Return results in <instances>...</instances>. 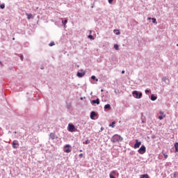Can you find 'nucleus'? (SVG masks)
<instances>
[{
	"instance_id": "nucleus-1",
	"label": "nucleus",
	"mask_w": 178,
	"mask_h": 178,
	"mask_svg": "<svg viewBox=\"0 0 178 178\" xmlns=\"http://www.w3.org/2000/svg\"><path fill=\"white\" fill-rule=\"evenodd\" d=\"M111 141L113 143H118V141H123V138L120 135L115 134L111 138Z\"/></svg>"
},
{
	"instance_id": "nucleus-2",
	"label": "nucleus",
	"mask_w": 178,
	"mask_h": 178,
	"mask_svg": "<svg viewBox=\"0 0 178 178\" xmlns=\"http://www.w3.org/2000/svg\"><path fill=\"white\" fill-rule=\"evenodd\" d=\"M132 95H136L135 98L140 99V98L143 97V93L141 92H138L137 90H134L132 92Z\"/></svg>"
},
{
	"instance_id": "nucleus-3",
	"label": "nucleus",
	"mask_w": 178,
	"mask_h": 178,
	"mask_svg": "<svg viewBox=\"0 0 178 178\" xmlns=\"http://www.w3.org/2000/svg\"><path fill=\"white\" fill-rule=\"evenodd\" d=\"M68 131L70 133H73V131H76V127L73 124H68V127H67Z\"/></svg>"
},
{
	"instance_id": "nucleus-4",
	"label": "nucleus",
	"mask_w": 178,
	"mask_h": 178,
	"mask_svg": "<svg viewBox=\"0 0 178 178\" xmlns=\"http://www.w3.org/2000/svg\"><path fill=\"white\" fill-rule=\"evenodd\" d=\"M146 151H147V148L144 145H142L138 150V154H140L141 155H143V154H145Z\"/></svg>"
},
{
	"instance_id": "nucleus-5",
	"label": "nucleus",
	"mask_w": 178,
	"mask_h": 178,
	"mask_svg": "<svg viewBox=\"0 0 178 178\" xmlns=\"http://www.w3.org/2000/svg\"><path fill=\"white\" fill-rule=\"evenodd\" d=\"M70 145H65L64 146L63 151L64 152H66V154H69L70 152H72V149H70Z\"/></svg>"
},
{
	"instance_id": "nucleus-6",
	"label": "nucleus",
	"mask_w": 178,
	"mask_h": 178,
	"mask_svg": "<svg viewBox=\"0 0 178 178\" xmlns=\"http://www.w3.org/2000/svg\"><path fill=\"white\" fill-rule=\"evenodd\" d=\"M12 145H13V148H14V149L18 148L19 147V141H17V140L13 141Z\"/></svg>"
},
{
	"instance_id": "nucleus-7",
	"label": "nucleus",
	"mask_w": 178,
	"mask_h": 178,
	"mask_svg": "<svg viewBox=\"0 0 178 178\" xmlns=\"http://www.w3.org/2000/svg\"><path fill=\"white\" fill-rule=\"evenodd\" d=\"M140 145H141V142L138 141V140L136 139L134 147L135 149L140 148Z\"/></svg>"
},
{
	"instance_id": "nucleus-8",
	"label": "nucleus",
	"mask_w": 178,
	"mask_h": 178,
	"mask_svg": "<svg viewBox=\"0 0 178 178\" xmlns=\"http://www.w3.org/2000/svg\"><path fill=\"white\" fill-rule=\"evenodd\" d=\"M96 116H97V113H95V111H92L90 113V119H92V120H95Z\"/></svg>"
},
{
	"instance_id": "nucleus-9",
	"label": "nucleus",
	"mask_w": 178,
	"mask_h": 178,
	"mask_svg": "<svg viewBox=\"0 0 178 178\" xmlns=\"http://www.w3.org/2000/svg\"><path fill=\"white\" fill-rule=\"evenodd\" d=\"M161 80H162V81L165 83V84H169V83H170L169 79H167L166 76H163Z\"/></svg>"
},
{
	"instance_id": "nucleus-10",
	"label": "nucleus",
	"mask_w": 178,
	"mask_h": 178,
	"mask_svg": "<svg viewBox=\"0 0 178 178\" xmlns=\"http://www.w3.org/2000/svg\"><path fill=\"white\" fill-rule=\"evenodd\" d=\"M84 74H86V73H84V72H83V73H81V72H77L76 76H77L78 77H84Z\"/></svg>"
},
{
	"instance_id": "nucleus-11",
	"label": "nucleus",
	"mask_w": 178,
	"mask_h": 178,
	"mask_svg": "<svg viewBox=\"0 0 178 178\" xmlns=\"http://www.w3.org/2000/svg\"><path fill=\"white\" fill-rule=\"evenodd\" d=\"M92 104H96L97 105H99V99L97 98L95 100H92Z\"/></svg>"
},
{
	"instance_id": "nucleus-12",
	"label": "nucleus",
	"mask_w": 178,
	"mask_h": 178,
	"mask_svg": "<svg viewBox=\"0 0 178 178\" xmlns=\"http://www.w3.org/2000/svg\"><path fill=\"white\" fill-rule=\"evenodd\" d=\"M104 109H108V111H111L112 108L111 107V104H106L104 106Z\"/></svg>"
},
{
	"instance_id": "nucleus-13",
	"label": "nucleus",
	"mask_w": 178,
	"mask_h": 178,
	"mask_svg": "<svg viewBox=\"0 0 178 178\" xmlns=\"http://www.w3.org/2000/svg\"><path fill=\"white\" fill-rule=\"evenodd\" d=\"M49 137H50V138L52 139V140H55V138H56V137L55 136V134H54V133H51V134H49Z\"/></svg>"
},
{
	"instance_id": "nucleus-14",
	"label": "nucleus",
	"mask_w": 178,
	"mask_h": 178,
	"mask_svg": "<svg viewBox=\"0 0 178 178\" xmlns=\"http://www.w3.org/2000/svg\"><path fill=\"white\" fill-rule=\"evenodd\" d=\"M67 23V19L62 20V24L65 29H66V24Z\"/></svg>"
},
{
	"instance_id": "nucleus-15",
	"label": "nucleus",
	"mask_w": 178,
	"mask_h": 178,
	"mask_svg": "<svg viewBox=\"0 0 178 178\" xmlns=\"http://www.w3.org/2000/svg\"><path fill=\"white\" fill-rule=\"evenodd\" d=\"M156 96L152 95L150 97L151 101H156Z\"/></svg>"
},
{
	"instance_id": "nucleus-16",
	"label": "nucleus",
	"mask_w": 178,
	"mask_h": 178,
	"mask_svg": "<svg viewBox=\"0 0 178 178\" xmlns=\"http://www.w3.org/2000/svg\"><path fill=\"white\" fill-rule=\"evenodd\" d=\"M26 15L27 16V19L29 20H30V19H33V15L29 14V13H26Z\"/></svg>"
},
{
	"instance_id": "nucleus-17",
	"label": "nucleus",
	"mask_w": 178,
	"mask_h": 178,
	"mask_svg": "<svg viewBox=\"0 0 178 178\" xmlns=\"http://www.w3.org/2000/svg\"><path fill=\"white\" fill-rule=\"evenodd\" d=\"M140 178H149V176L147 174H144L140 175Z\"/></svg>"
},
{
	"instance_id": "nucleus-18",
	"label": "nucleus",
	"mask_w": 178,
	"mask_h": 178,
	"mask_svg": "<svg viewBox=\"0 0 178 178\" xmlns=\"http://www.w3.org/2000/svg\"><path fill=\"white\" fill-rule=\"evenodd\" d=\"M175 152H178V143H175Z\"/></svg>"
},
{
	"instance_id": "nucleus-19",
	"label": "nucleus",
	"mask_w": 178,
	"mask_h": 178,
	"mask_svg": "<svg viewBox=\"0 0 178 178\" xmlns=\"http://www.w3.org/2000/svg\"><path fill=\"white\" fill-rule=\"evenodd\" d=\"M148 19H151V17H148ZM152 23H156V19L155 18H152Z\"/></svg>"
},
{
	"instance_id": "nucleus-20",
	"label": "nucleus",
	"mask_w": 178,
	"mask_h": 178,
	"mask_svg": "<svg viewBox=\"0 0 178 178\" xmlns=\"http://www.w3.org/2000/svg\"><path fill=\"white\" fill-rule=\"evenodd\" d=\"M114 48L115 49V51H119V45L118 44H114Z\"/></svg>"
},
{
	"instance_id": "nucleus-21",
	"label": "nucleus",
	"mask_w": 178,
	"mask_h": 178,
	"mask_svg": "<svg viewBox=\"0 0 178 178\" xmlns=\"http://www.w3.org/2000/svg\"><path fill=\"white\" fill-rule=\"evenodd\" d=\"M163 118H166V115H159V119L160 120H162L163 119Z\"/></svg>"
},
{
	"instance_id": "nucleus-22",
	"label": "nucleus",
	"mask_w": 178,
	"mask_h": 178,
	"mask_svg": "<svg viewBox=\"0 0 178 178\" xmlns=\"http://www.w3.org/2000/svg\"><path fill=\"white\" fill-rule=\"evenodd\" d=\"M0 8L1 9H5V3H2L0 5Z\"/></svg>"
},
{
	"instance_id": "nucleus-23",
	"label": "nucleus",
	"mask_w": 178,
	"mask_h": 178,
	"mask_svg": "<svg viewBox=\"0 0 178 178\" xmlns=\"http://www.w3.org/2000/svg\"><path fill=\"white\" fill-rule=\"evenodd\" d=\"M110 127H115V122H113L111 124H109Z\"/></svg>"
},
{
	"instance_id": "nucleus-24",
	"label": "nucleus",
	"mask_w": 178,
	"mask_h": 178,
	"mask_svg": "<svg viewBox=\"0 0 178 178\" xmlns=\"http://www.w3.org/2000/svg\"><path fill=\"white\" fill-rule=\"evenodd\" d=\"M88 38H90V40H94V36H92V35H89Z\"/></svg>"
},
{
	"instance_id": "nucleus-25",
	"label": "nucleus",
	"mask_w": 178,
	"mask_h": 178,
	"mask_svg": "<svg viewBox=\"0 0 178 178\" xmlns=\"http://www.w3.org/2000/svg\"><path fill=\"white\" fill-rule=\"evenodd\" d=\"M49 47H54V45H55V42H51V43H49Z\"/></svg>"
},
{
	"instance_id": "nucleus-26",
	"label": "nucleus",
	"mask_w": 178,
	"mask_h": 178,
	"mask_svg": "<svg viewBox=\"0 0 178 178\" xmlns=\"http://www.w3.org/2000/svg\"><path fill=\"white\" fill-rule=\"evenodd\" d=\"M90 143V140H86L85 142H83V144L88 145Z\"/></svg>"
},
{
	"instance_id": "nucleus-27",
	"label": "nucleus",
	"mask_w": 178,
	"mask_h": 178,
	"mask_svg": "<svg viewBox=\"0 0 178 178\" xmlns=\"http://www.w3.org/2000/svg\"><path fill=\"white\" fill-rule=\"evenodd\" d=\"M109 176H110V178H116L115 177V176H113V175H112V173H111Z\"/></svg>"
},
{
	"instance_id": "nucleus-28",
	"label": "nucleus",
	"mask_w": 178,
	"mask_h": 178,
	"mask_svg": "<svg viewBox=\"0 0 178 178\" xmlns=\"http://www.w3.org/2000/svg\"><path fill=\"white\" fill-rule=\"evenodd\" d=\"M91 79H92V80H95L96 77H95V76L92 75V76H91Z\"/></svg>"
},
{
	"instance_id": "nucleus-29",
	"label": "nucleus",
	"mask_w": 178,
	"mask_h": 178,
	"mask_svg": "<svg viewBox=\"0 0 178 178\" xmlns=\"http://www.w3.org/2000/svg\"><path fill=\"white\" fill-rule=\"evenodd\" d=\"M108 3H113V0H108Z\"/></svg>"
},
{
	"instance_id": "nucleus-30",
	"label": "nucleus",
	"mask_w": 178,
	"mask_h": 178,
	"mask_svg": "<svg viewBox=\"0 0 178 178\" xmlns=\"http://www.w3.org/2000/svg\"><path fill=\"white\" fill-rule=\"evenodd\" d=\"M173 177L177 178V175H176V172H174Z\"/></svg>"
},
{
	"instance_id": "nucleus-31",
	"label": "nucleus",
	"mask_w": 178,
	"mask_h": 178,
	"mask_svg": "<svg viewBox=\"0 0 178 178\" xmlns=\"http://www.w3.org/2000/svg\"><path fill=\"white\" fill-rule=\"evenodd\" d=\"M145 94H148V92H149V90H145Z\"/></svg>"
},
{
	"instance_id": "nucleus-32",
	"label": "nucleus",
	"mask_w": 178,
	"mask_h": 178,
	"mask_svg": "<svg viewBox=\"0 0 178 178\" xmlns=\"http://www.w3.org/2000/svg\"><path fill=\"white\" fill-rule=\"evenodd\" d=\"M79 158H81L82 156H83V154L81 153L79 155Z\"/></svg>"
},
{
	"instance_id": "nucleus-33",
	"label": "nucleus",
	"mask_w": 178,
	"mask_h": 178,
	"mask_svg": "<svg viewBox=\"0 0 178 178\" xmlns=\"http://www.w3.org/2000/svg\"><path fill=\"white\" fill-rule=\"evenodd\" d=\"M115 34H116V35H120V32L118 31V32H117Z\"/></svg>"
},
{
	"instance_id": "nucleus-34",
	"label": "nucleus",
	"mask_w": 178,
	"mask_h": 178,
	"mask_svg": "<svg viewBox=\"0 0 178 178\" xmlns=\"http://www.w3.org/2000/svg\"><path fill=\"white\" fill-rule=\"evenodd\" d=\"M111 173V175H115V173H116V171H112Z\"/></svg>"
},
{
	"instance_id": "nucleus-35",
	"label": "nucleus",
	"mask_w": 178,
	"mask_h": 178,
	"mask_svg": "<svg viewBox=\"0 0 178 178\" xmlns=\"http://www.w3.org/2000/svg\"><path fill=\"white\" fill-rule=\"evenodd\" d=\"M104 130V127H101L100 130L99 131V132L102 131Z\"/></svg>"
},
{
	"instance_id": "nucleus-36",
	"label": "nucleus",
	"mask_w": 178,
	"mask_h": 178,
	"mask_svg": "<svg viewBox=\"0 0 178 178\" xmlns=\"http://www.w3.org/2000/svg\"><path fill=\"white\" fill-rule=\"evenodd\" d=\"M164 158H165V159H167V158H168V154H164Z\"/></svg>"
},
{
	"instance_id": "nucleus-37",
	"label": "nucleus",
	"mask_w": 178,
	"mask_h": 178,
	"mask_svg": "<svg viewBox=\"0 0 178 178\" xmlns=\"http://www.w3.org/2000/svg\"><path fill=\"white\" fill-rule=\"evenodd\" d=\"M20 59H21V60H23V56H20Z\"/></svg>"
},
{
	"instance_id": "nucleus-38",
	"label": "nucleus",
	"mask_w": 178,
	"mask_h": 178,
	"mask_svg": "<svg viewBox=\"0 0 178 178\" xmlns=\"http://www.w3.org/2000/svg\"><path fill=\"white\" fill-rule=\"evenodd\" d=\"M160 115H163V111H160Z\"/></svg>"
},
{
	"instance_id": "nucleus-39",
	"label": "nucleus",
	"mask_w": 178,
	"mask_h": 178,
	"mask_svg": "<svg viewBox=\"0 0 178 178\" xmlns=\"http://www.w3.org/2000/svg\"><path fill=\"white\" fill-rule=\"evenodd\" d=\"M122 74H124V70L122 71Z\"/></svg>"
},
{
	"instance_id": "nucleus-40",
	"label": "nucleus",
	"mask_w": 178,
	"mask_h": 178,
	"mask_svg": "<svg viewBox=\"0 0 178 178\" xmlns=\"http://www.w3.org/2000/svg\"><path fill=\"white\" fill-rule=\"evenodd\" d=\"M95 81H98V79H97V78H95Z\"/></svg>"
},
{
	"instance_id": "nucleus-41",
	"label": "nucleus",
	"mask_w": 178,
	"mask_h": 178,
	"mask_svg": "<svg viewBox=\"0 0 178 178\" xmlns=\"http://www.w3.org/2000/svg\"><path fill=\"white\" fill-rule=\"evenodd\" d=\"M17 131H15V132H14V134H17Z\"/></svg>"
},
{
	"instance_id": "nucleus-42",
	"label": "nucleus",
	"mask_w": 178,
	"mask_h": 178,
	"mask_svg": "<svg viewBox=\"0 0 178 178\" xmlns=\"http://www.w3.org/2000/svg\"><path fill=\"white\" fill-rule=\"evenodd\" d=\"M80 152H83V150L81 149V150H80Z\"/></svg>"
},
{
	"instance_id": "nucleus-43",
	"label": "nucleus",
	"mask_w": 178,
	"mask_h": 178,
	"mask_svg": "<svg viewBox=\"0 0 178 178\" xmlns=\"http://www.w3.org/2000/svg\"><path fill=\"white\" fill-rule=\"evenodd\" d=\"M91 8H94V6H92Z\"/></svg>"
},
{
	"instance_id": "nucleus-44",
	"label": "nucleus",
	"mask_w": 178,
	"mask_h": 178,
	"mask_svg": "<svg viewBox=\"0 0 178 178\" xmlns=\"http://www.w3.org/2000/svg\"><path fill=\"white\" fill-rule=\"evenodd\" d=\"M101 91L102 92V91H104V90L102 89Z\"/></svg>"
},
{
	"instance_id": "nucleus-45",
	"label": "nucleus",
	"mask_w": 178,
	"mask_h": 178,
	"mask_svg": "<svg viewBox=\"0 0 178 178\" xmlns=\"http://www.w3.org/2000/svg\"><path fill=\"white\" fill-rule=\"evenodd\" d=\"M41 69L42 70V69H44V67H42Z\"/></svg>"
},
{
	"instance_id": "nucleus-46",
	"label": "nucleus",
	"mask_w": 178,
	"mask_h": 178,
	"mask_svg": "<svg viewBox=\"0 0 178 178\" xmlns=\"http://www.w3.org/2000/svg\"><path fill=\"white\" fill-rule=\"evenodd\" d=\"M114 31H116V30H114Z\"/></svg>"
},
{
	"instance_id": "nucleus-47",
	"label": "nucleus",
	"mask_w": 178,
	"mask_h": 178,
	"mask_svg": "<svg viewBox=\"0 0 178 178\" xmlns=\"http://www.w3.org/2000/svg\"><path fill=\"white\" fill-rule=\"evenodd\" d=\"M0 63H2L1 62H0Z\"/></svg>"
}]
</instances>
